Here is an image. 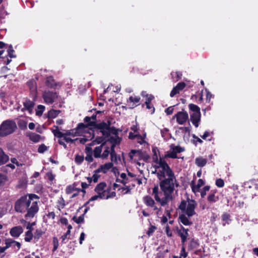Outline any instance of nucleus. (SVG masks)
Instances as JSON below:
<instances>
[{
  "mask_svg": "<svg viewBox=\"0 0 258 258\" xmlns=\"http://www.w3.org/2000/svg\"><path fill=\"white\" fill-rule=\"evenodd\" d=\"M159 181L161 190H159L158 185H155L152 189V195L157 203L161 206H165L172 200V194L175 187L178 186V183L175 176Z\"/></svg>",
  "mask_w": 258,
  "mask_h": 258,
  "instance_id": "obj_1",
  "label": "nucleus"
},
{
  "mask_svg": "<svg viewBox=\"0 0 258 258\" xmlns=\"http://www.w3.org/2000/svg\"><path fill=\"white\" fill-rule=\"evenodd\" d=\"M110 121L102 122L97 124V128L100 130L104 138H108V141L111 143V152L110 153L111 159L113 161L116 160V155L114 151V147L121 142V138L118 136L117 130L114 127H110Z\"/></svg>",
  "mask_w": 258,
  "mask_h": 258,
  "instance_id": "obj_2",
  "label": "nucleus"
},
{
  "mask_svg": "<svg viewBox=\"0 0 258 258\" xmlns=\"http://www.w3.org/2000/svg\"><path fill=\"white\" fill-rule=\"evenodd\" d=\"M153 168L154 170H152V173L156 174L159 180L175 176L172 170L166 162L161 158L159 159L156 158V163L153 166Z\"/></svg>",
  "mask_w": 258,
  "mask_h": 258,
  "instance_id": "obj_3",
  "label": "nucleus"
},
{
  "mask_svg": "<svg viewBox=\"0 0 258 258\" xmlns=\"http://www.w3.org/2000/svg\"><path fill=\"white\" fill-rule=\"evenodd\" d=\"M38 198L37 196L34 194H30L23 196L18 199L15 204V210L19 213H25L27 211V207L30 204L32 199Z\"/></svg>",
  "mask_w": 258,
  "mask_h": 258,
  "instance_id": "obj_4",
  "label": "nucleus"
},
{
  "mask_svg": "<svg viewBox=\"0 0 258 258\" xmlns=\"http://www.w3.org/2000/svg\"><path fill=\"white\" fill-rule=\"evenodd\" d=\"M197 206V204L194 200H183L181 202L178 208L182 214L186 215L188 217H190L196 214L195 208Z\"/></svg>",
  "mask_w": 258,
  "mask_h": 258,
  "instance_id": "obj_5",
  "label": "nucleus"
},
{
  "mask_svg": "<svg viewBox=\"0 0 258 258\" xmlns=\"http://www.w3.org/2000/svg\"><path fill=\"white\" fill-rule=\"evenodd\" d=\"M17 128L16 122L10 119L4 121L0 125V137H4L13 134Z\"/></svg>",
  "mask_w": 258,
  "mask_h": 258,
  "instance_id": "obj_6",
  "label": "nucleus"
},
{
  "mask_svg": "<svg viewBox=\"0 0 258 258\" xmlns=\"http://www.w3.org/2000/svg\"><path fill=\"white\" fill-rule=\"evenodd\" d=\"M143 202L144 204L148 207V210L152 214H155L157 215L160 214L161 212V206L159 205L156 203L157 202L155 199L154 200L150 196H146L143 198ZM160 205H161L160 204Z\"/></svg>",
  "mask_w": 258,
  "mask_h": 258,
  "instance_id": "obj_7",
  "label": "nucleus"
},
{
  "mask_svg": "<svg viewBox=\"0 0 258 258\" xmlns=\"http://www.w3.org/2000/svg\"><path fill=\"white\" fill-rule=\"evenodd\" d=\"M130 158L136 162L137 163L141 165H144V163H141L139 161L143 160L144 161H147L149 159V156L146 152H142L141 150H132L129 153Z\"/></svg>",
  "mask_w": 258,
  "mask_h": 258,
  "instance_id": "obj_8",
  "label": "nucleus"
},
{
  "mask_svg": "<svg viewBox=\"0 0 258 258\" xmlns=\"http://www.w3.org/2000/svg\"><path fill=\"white\" fill-rule=\"evenodd\" d=\"M169 150L167 151L165 154V158H170L172 159L179 158L177 156L178 153L184 151V148L180 146H176L172 144L169 146Z\"/></svg>",
  "mask_w": 258,
  "mask_h": 258,
  "instance_id": "obj_9",
  "label": "nucleus"
},
{
  "mask_svg": "<svg viewBox=\"0 0 258 258\" xmlns=\"http://www.w3.org/2000/svg\"><path fill=\"white\" fill-rule=\"evenodd\" d=\"M27 207V213L25 215V218H33L35 215L38 212L39 208L38 203L36 201H34V199H32L30 201V204Z\"/></svg>",
  "mask_w": 258,
  "mask_h": 258,
  "instance_id": "obj_10",
  "label": "nucleus"
},
{
  "mask_svg": "<svg viewBox=\"0 0 258 258\" xmlns=\"http://www.w3.org/2000/svg\"><path fill=\"white\" fill-rule=\"evenodd\" d=\"M42 97L45 103L52 104L57 100L58 95L56 92L46 90L43 93Z\"/></svg>",
  "mask_w": 258,
  "mask_h": 258,
  "instance_id": "obj_11",
  "label": "nucleus"
},
{
  "mask_svg": "<svg viewBox=\"0 0 258 258\" xmlns=\"http://www.w3.org/2000/svg\"><path fill=\"white\" fill-rule=\"evenodd\" d=\"M108 188L105 182H100L96 186L95 191L100 196V199H104L107 198V194Z\"/></svg>",
  "mask_w": 258,
  "mask_h": 258,
  "instance_id": "obj_12",
  "label": "nucleus"
},
{
  "mask_svg": "<svg viewBox=\"0 0 258 258\" xmlns=\"http://www.w3.org/2000/svg\"><path fill=\"white\" fill-rule=\"evenodd\" d=\"M86 127V125H85V124H84L83 123H80L78 124V126L75 130L67 131L66 133H64L65 136H79L80 134H81V133H83L85 131Z\"/></svg>",
  "mask_w": 258,
  "mask_h": 258,
  "instance_id": "obj_13",
  "label": "nucleus"
},
{
  "mask_svg": "<svg viewBox=\"0 0 258 258\" xmlns=\"http://www.w3.org/2000/svg\"><path fill=\"white\" fill-rule=\"evenodd\" d=\"M179 124H184L188 119V113L184 111L177 112L174 116Z\"/></svg>",
  "mask_w": 258,
  "mask_h": 258,
  "instance_id": "obj_14",
  "label": "nucleus"
},
{
  "mask_svg": "<svg viewBox=\"0 0 258 258\" xmlns=\"http://www.w3.org/2000/svg\"><path fill=\"white\" fill-rule=\"evenodd\" d=\"M188 229H185L182 226L180 229L177 230V233L181 237V242L183 244H184L187 240V237L188 235Z\"/></svg>",
  "mask_w": 258,
  "mask_h": 258,
  "instance_id": "obj_15",
  "label": "nucleus"
},
{
  "mask_svg": "<svg viewBox=\"0 0 258 258\" xmlns=\"http://www.w3.org/2000/svg\"><path fill=\"white\" fill-rule=\"evenodd\" d=\"M201 117V113H192L190 115V120L196 127H198L199 125Z\"/></svg>",
  "mask_w": 258,
  "mask_h": 258,
  "instance_id": "obj_16",
  "label": "nucleus"
},
{
  "mask_svg": "<svg viewBox=\"0 0 258 258\" xmlns=\"http://www.w3.org/2000/svg\"><path fill=\"white\" fill-rule=\"evenodd\" d=\"M23 232V229L22 226H18L13 227L10 231V233L12 237H18Z\"/></svg>",
  "mask_w": 258,
  "mask_h": 258,
  "instance_id": "obj_17",
  "label": "nucleus"
},
{
  "mask_svg": "<svg viewBox=\"0 0 258 258\" xmlns=\"http://www.w3.org/2000/svg\"><path fill=\"white\" fill-rule=\"evenodd\" d=\"M117 181L121 182L123 185H126L130 182L133 183V179H131L125 173H122L120 175V178H118Z\"/></svg>",
  "mask_w": 258,
  "mask_h": 258,
  "instance_id": "obj_18",
  "label": "nucleus"
},
{
  "mask_svg": "<svg viewBox=\"0 0 258 258\" xmlns=\"http://www.w3.org/2000/svg\"><path fill=\"white\" fill-rule=\"evenodd\" d=\"M24 108L28 110L30 113H31L33 108L34 106V102L33 101H31L27 98L25 99L23 102Z\"/></svg>",
  "mask_w": 258,
  "mask_h": 258,
  "instance_id": "obj_19",
  "label": "nucleus"
},
{
  "mask_svg": "<svg viewBox=\"0 0 258 258\" xmlns=\"http://www.w3.org/2000/svg\"><path fill=\"white\" fill-rule=\"evenodd\" d=\"M113 164L111 162H108L101 165L97 169V171L101 172L103 173H107L112 167Z\"/></svg>",
  "mask_w": 258,
  "mask_h": 258,
  "instance_id": "obj_20",
  "label": "nucleus"
},
{
  "mask_svg": "<svg viewBox=\"0 0 258 258\" xmlns=\"http://www.w3.org/2000/svg\"><path fill=\"white\" fill-rule=\"evenodd\" d=\"M140 100V97L139 96H130L127 100V104L131 108H133L136 107Z\"/></svg>",
  "mask_w": 258,
  "mask_h": 258,
  "instance_id": "obj_21",
  "label": "nucleus"
},
{
  "mask_svg": "<svg viewBox=\"0 0 258 258\" xmlns=\"http://www.w3.org/2000/svg\"><path fill=\"white\" fill-rule=\"evenodd\" d=\"M27 85L30 89L31 93L35 96L37 93V85L36 82L33 80H30L27 82Z\"/></svg>",
  "mask_w": 258,
  "mask_h": 258,
  "instance_id": "obj_22",
  "label": "nucleus"
},
{
  "mask_svg": "<svg viewBox=\"0 0 258 258\" xmlns=\"http://www.w3.org/2000/svg\"><path fill=\"white\" fill-rule=\"evenodd\" d=\"M188 216H187L186 215L182 214L179 215V219L180 220V222L183 225L187 226V225H190L192 224V222H191L188 219Z\"/></svg>",
  "mask_w": 258,
  "mask_h": 258,
  "instance_id": "obj_23",
  "label": "nucleus"
},
{
  "mask_svg": "<svg viewBox=\"0 0 258 258\" xmlns=\"http://www.w3.org/2000/svg\"><path fill=\"white\" fill-rule=\"evenodd\" d=\"M216 191L211 190L207 197V200L210 203L217 202L219 200L218 196L215 195Z\"/></svg>",
  "mask_w": 258,
  "mask_h": 258,
  "instance_id": "obj_24",
  "label": "nucleus"
},
{
  "mask_svg": "<svg viewBox=\"0 0 258 258\" xmlns=\"http://www.w3.org/2000/svg\"><path fill=\"white\" fill-rule=\"evenodd\" d=\"M28 136L29 139L34 143L39 142L42 139L41 137L39 135L34 133H29Z\"/></svg>",
  "mask_w": 258,
  "mask_h": 258,
  "instance_id": "obj_25",
  "label": "nucleus"
},
{
  "mask_svg": "<svg viewBox=\"0 0 258 258\" xmlns=\"http://www.w3.org/2000/svg\"><path fill=\"white\" fill-rule=\"evenodd\" d=\"M124 186L119 189L121 190L122 194L130 193L131 190L135 186L134 183L128 184V185H124Z\"/></svg>",
  "mask_w": 258,
  "mask_h": 258,
  "instance_id": "obj_26",
  "label": "nucleus"
},
{
  "mask_svg": "<svg viewBox=\"0 0 258 258\" xmlns=\"http://www.w3.org/2000/svg\"><path fill=\"white\" fill-rule=\"evenodd\" d=\"M207 162V160L206 159L202 157H199L196 158L195 159V163L196 164L200 167H203L206 165Z\"/></svg>",
  "mask_w": 258,
  "mask_h": 258,
  "instance_id": "obj_27",
  "label": "nucleus"
},
{
  "mask_svg": "<svg viewBox=\"0 0 258 258\" xmlns=\"http://www.w3.org/2000/svg\"><path fill=\"white\" fill-rule=\"evenodd\" d=\"M46 85L49 88H56L57 85L60 86V85L57 84L56 83L54 82L53 78L52 77H49L47 78L46 81Z\"/></svg>",
  "mask_w": 258,
  "mask_h": 258,
  "instance_id": "obj_28",
  "label": "nucleus"
},
{
  "mask_svg": "<svg viewBox=\"0 0 258 258\" xmlns=\"http://www.w3.org/2000/svg\"><path fill=\"white\" fill-rule=\"evenodd\" d=\"M9 160V157L2 149L0 148V165L6 163Z\"/></svg>",
  "mask_w": 258,
  "mask_h": 258,
  "instance_id": "obj_29",
  "label": "nucleus"
},
{
  "mask_svg": "<svg viewBox=\"0 0 258 258\" xmlns=\"http://www.w3.org/2000/svg\"><path fill=\"white\" fill-rule=\"evenodd\" d=\"M54 127H55V128L52 130L54 136L58 138H63L65 136V134L61 132L57 126H54Z\"/></svg>",
  "mask_w": 258,
  "mask_h": 258,
  "instance_id": "obj_30",
  "label": "nucleus"
},
{
  "mask_svg": "<svg viewBox=\"0 0 258 258\" xmlns=\"http://www.w3.org/2000/svg\"><path fill=\"white\" fill-rule=\"evenodd\" d=\"M205 184L204 180L202 179L198 180V183L196 185L192 186V190L194 192H198L200 187Z\"/></svg>",
  "mask_w": 258,
  "mask_h": 258,
  "instance_id": "obj_31",
  "label": "nucleus"
},
{
  "mask_svg": "<svg viewBox=\"0 0 258 258\" xmlns=\"http://www.w3.org/2000/svg\"><path fill=\"white\" fill-rule=\"evenodd\" d=\"M103 145L102 144L101 146L96 147L94 149V156L95 158L101 157L102 154H101V153L102 150Z\"/></svg>",
  "mask_w": 258,
  "mask_h": 258,
  "instance_id": "obj_32",
  "label": "nucleus"
},
{
  "mask_svg": "<svg viewBox=\"0 0 258 258\" xmlns=\"http://www.w3.org/2000/svg\"><path fill=\"white\" fill-rule=\"evenodd\" d=\"M91 119L95 120L96 119V116L93 115L91 117L86 116L84 118V121L87 123V125H86L87 126L86 128L88 127V126H93L94 125L95 122L94 121H91Z\"/></svg>",
  "mask_w": 258,
  "mask_h": 258,
  "instance_id": "obj_33",
  "label": "nucleus"
},
{
  "mask_svg": "<svg viewBox=\"0 0 258 258\" xmlns=\"http://www.w3.org/2000/svg\"><path fill=\"white\" fill-rule=\"evenodd\" d=\"M60 110L51 109L48 112V118H54L56 117L60 113Z\"/></svg>",
  "mask_w": 258,
  "mask_h": 258,
  "instance_id": "obj_34",
  "label": "nucleus"
},
{
  "mask_svg": "<svg viewBox=\"0 0 258 258\" xmlns=\"http://www.w3.org/2000/svg\"><path fill=\"white\" fill-rule=\"evenodd\" d=\"M171 75L173 81H177L181 78L182 74L179 72H172Z\"/></svg>",
  "mask_w": 258,
  "mask_h": 258,
  "instance_id": "obj_35",
  "label": "nucleus"
},
{
  "mask_svg": "<svg viewBox=\"0 0 258 258\" xmlns=\"http://www.w3.org/2000/svg\"><path fill=\"white\" fill-rule=\"evenodd\" d=\"M188 107L189 109L193 112L192 113H201L200 108L197 105L194 104H189Z\"/></svg>",
  "mask_w": 258,
  "mask_h": 258,
  "instance_id": "obj_36",
  "label": "nucleus"
},
{
  "mask_svg": "<svg viewBox=\"0 0 258 258\" xmlns=\"http://www.w3.org/2000/svg\"><path fill=\"white\" fill-rule=\"evenodd\" d=\"M222 219L224 222L223 225L225 226L226 224H229L230 221V216L229 214L224 213L222 216Z\"/></svg>",
  "mask_w": 258,
  "mask_h": 258,
  "instance_id": "obj_37",
  "label": "nucleus"
},
{
  "mask_svg": "<svg viewBox=\"0 0 258 258\" xmlns=\"http://www.w3.org/2000/svg\"><path fill=\"white\" fill-rule=\"evenodd\" d=\"M45 110V106L42 105H39L36 110V114L37 116L42 115L43 112Z\"/></svg>",
  "mask_w": 258,
  "mask_h": 258,
  "instance_id": "obj_38",
  "label": "nucleus"
},
{
  "mask_svg": "<svg viewBox=\"0 0 258 258\" xmlns=\"http://www.w3.org/2000/svg\"><path fill=\"white\" fill-rule=\"evenodd\" d=\"M65 201L62 197H60L59 199L57 201V208L59 210H60L61 209H63L65 206Z\"/></svg>",
  "mask_w": 258,
  "mask_h": 258,
  "instance_id": "obj_39",
  "label": "nucleus"
},
{
  "mask_svg": "<svg viewBox=\"0 0 258 258\" xmlns=\"http://www.w3.org/2000/svg\"><path fill=\"white\" fill-rule=\"evenodd\" d=\"M33 235L31 230H28L25 233V240L26 242H30L33 238Z\"/></svg>",
  "mask_w": 258,
  "mask_h": 258,
  "instance_id": "obj_40",
  "label": "nucleus"
},
{
  "mask_svg": "<svg viewBox=\"0 0 258 258\" xmlns=\"http://www.w3.org/2000/svg\"><path fill=\"white\" fill-rule=\"evenodd\" d=\"M199 244L197 240H194V239H191L188 244V247L190 249H193L196 248L198 246Z\"/></svg>",
  "mask_w": 258,
  "mask_h": 258,
  "instance_id": "obj_41",
  "label": "nucleus"
},
{
  "mask_svg": "<svg viewBox=\"0 0 258 258\" xmlns=\"http://www.w3.org/2000/svg\"><path fill=\"white\" fill-rule=\"evenodd\" d=\"M100 172H101L97 171V169L94 171V173L92 176L93 181L94 182H97L98 181L99 178L100 177V175L99 174V173Z\"/></svg>",
  "mask_w": 258,
  "mask_h": 258,
  "instance_id": "obj_42",
  "label": "nucleus"
},
{
  "mask_svg": "<svg viewBox=\"0 0 258 258\" xmlns=\"http://www.w3.org/2000/svg\"><path fill=\"white\" fill-rule=\"evenodd\" d=\"M146 137V134H144V137L141 136L138 134L136 139H135L138 143L140 144H142L145 143V138Z\"/></svg>",
  "mask_w": 258,
  "mask_h": 258,
  "instance_id": "obj_43",
  "label": "nucleus"
},
{
  "mask_svg": "<svg viewBox=\"0 0 258 258\" xmlns=\"http://www.w3.org/2000/svg\"><path fill=\"white\" fill-rule=\"evenodd\" d=\"M84 160V157L83 155H77L75 157V162L78 164H81Z\"/></svg>",
  "mask_w": 258,
  "mask_h": 258,
  "instance_id": "obj_44",
  "label": "nucleus"
},
{
  "mask_svg": "<svg viewBox=\"0 0 258 258\" xmlns=\"http://www.w3.org/2000/svg\"><path fill=\"white\" fill-rule=\"evenodd\" d=\"M14 240L12 239H7L5 240L6 247L7 249L13 246Z\"/></svg>",
  "mask_w": 258,
  "mask_h": 258,
  "instance_id": "obj_45",
  "label": "nucleus"
},
{
  "mask_svg": "<svg viewBox=\"0 0 258 258\" xmlns=\"http://www.w3.org/2000/svg\"><path fill=\"white\" fill-rule=\"evenodd\" d=\"M187 253L185 251V248L183 246L180 252V256H173V258H181L182 256L185 258L187 256Z\"/></svg>",
  "mask_w": 258,
  "mask_h": 258,
  "instance_id": "obj_46",
  "label": "nucleus"
},
{
  "mask_svg": "<svg viewBox=\"0 0 258 258\" xmlns=\"http://www.w3.org/2000/svg\"><path fill=\"white\" fill-rule=\"evenodd\" d=\"M18 125L19 127L22 130H25L27 128V122L24 120H20L18 122Z\"/></svg>",
  "mask_w": 258,
  "mask_h": 258,
  "instance_id": "obj_47",
  "label": "nucleus"
},
{
  "mask_svg": "<svg viewBox=\"0 0 258 258\" xmlns=\"http://www.w3.org/2000/svg\"><path fill=\"white\" fill-rule=\"evenodd\" d=\"M15 51L13 49V46L12 45H10L9 46V49L8 50V55L11 57V58H15L16 57V55H15L14 54V53Z\"/></svg>",
  "mask_w": 258,
  "mask_h": 258,
  "instance_id": "obj_48",
  "label": "nucleus"
},
{
  "mask_svg": "<svg viewBox=\"0 0 258 258\" xmlns=\"http://www.w3.org/2000/svg\"><path fill=\"white\" fill-rule=\"evenodd\" d=\"M48 147L44 144H41L39 146L38 149V152L40 153H43L45 151H47Z\"/></svg>",
  "mask_w": 258,
  "mask_h": 258,
  "instance_id": "obj_49",
  "label": "nucleus"
},
{
  "mask_svg": "<svg viewBox=\"0 0 258 258\" xmlns=\"http://www.w3.org/2000/svg\"><path fill=\"white\" fill-rule=\"evenodd\" d=\"M43 234V232L41 229H37L34 234V238L39 239Z\"/></svg>",
  "mask_w": 258,
  "mask_h": 258,
  "instance_id": "obj_50",
  "label": "nucleus"
},
{
  "mask_svg": "<svg viewBox=\"0 0 258 258\" xmlns=\"http://www.w3.org/2000/svg\"><path fill=\"white\" fill-rule=\"evenodd\" d=\"M216 185L219 187H222L224 185V181L221 178H218L216 180Z\"/></svg>",
  "mask_w": 258,
  "mask_h": 258,
  "instance_id": "obj_51",
  "label": "nucleus"
},
{
  "mask_svg": "<svg viewBox=\"0 0 258 258\" xmlns=\"http://www.w3.org/2000/svg\"><path fill=\"white\" fill-rule=\"evenodd\" d=\"M76 190L75 187L73 185H69L67 186L66 189V192L67 194H70Z\"/></svg>",
  "mask_w": 258,
  "mask_h": 258,
  "instance_id": "obj_52",
  "label": "nucleus"
},
{
  "mask_svg": "<svg viewBox=\"0 0 258 258\" xmlns=\"http://www.w3.org/2000/svg\"><path fill=\"white\" fill-rule=\"evenodd\" d=\"M110 153L109 148L108 147H107L105 150L103 151V153L101 155V158L102 159H105L108 156Z\"/></svg>",
  "mask_w": 258,
  "mask_h": 258,
  "instance_id": "obj_53",
  "label": "nucleus"
},
{
  "mask_svg": "<svg viewBox=\"0 0 258 258\" xmlns=\"http://www.w3.org/2000/svg\"><path fill=\"white\" fill-rule=\"evenodd\" d=\"M210 189V186H205L204 188L202 191L201 192V196L202 198H204L206 195V192L209 191Z\"/></svg>",
  "mask_w": 258,
  "mask_h": 258,
  "instance_id": "obj_54",
  "label": "nucleus"
},
{
  "mask_svg": "<svg viewBox=\"0 0 258 258\" xmlns=\"http://www.w3.org/2000/svg\"><path fill=\"white\" fill-rule=\"evenodd\" d=\"M70 232L69 231H67V232L61 236L62 242L66 243V240H68L69 239V237H68V236H70Z\"/></svg>",
  "mask_w": 258,
  "mask_h": 258,
  "instance_id": "obj_55",
  "label": "nucleus"
},
{
  "mask_svg": "<svg viewBox=\"0 0 258 258\" xmlns=\"http://www.w3.org/2000/svg\"><path fill=\"white\" fill-rule=\"evenodd\" d=\"M85 160L89 163L92 162L93 161V158L91 152L87 153V156L85 157Z\"/></svg>",
  "mask_w": 258,
  "mask_h": 258,
  "instance_id": "obj_56",
  "label": "nucleus"
},
{
  "mask_svg": "<svg viewBox=\"0 0 258 258\" xmlns=\"http://www.w3.org/2000/svg\"><path fill=\"white\" fill-rule=\"evenodd\" d=\"M178 91L182 90L185 87V84L183 82H180L175 86Z\"/></svg>",
  "mask_w": 258,
  "mask_h": 258,
  "instance_id": "obj_57",
  "label": "nucleus"
},
{
  "mask_svg": "<svg viewBox=\"0 0 258 258\" xmlns=\"http://www.w3.org/2000/svg\"><path fill=\"white\" fill-rule=\"evenodd\" d=\"M165 232L167 236L171 237L172 236V232L170 229L169 226L167 224L165 226Z\"/></svg>",
  "mask_w": 258,
  "mask_h": 258,
  "instance_id": "obj_58",
  "label": "nucleus"
},
{
  "mask_svg": "<svg viewBox=\"0 0 258 258\" xmlns=\"http://www.w3.org/2000/svg\"><path fill=\"white\" fill-rule=\"evenodd\" d=\"M178 90L176 88V87H174L172 91L170 92V96L171 97H174L176 94L179 93Z\"/></svg>",
  "mask_w": 258,
  "mask_h": 258,
  "instance_id": "obj_59",
  "label": "nucleus"
},
{
  "mask_svg": "<svg viewBox=\"0 0 258 258\" xmlns=\"http://www.w3.org/2000/svg\"><path fill=\"white\" fill-rule=\"evenodd\" d=\"M115 195L116 194L115 192H110V189L108 188L107 194V198H105V199H108L109 198H113L115 196Z\"/></svg>",
  "mask_w": 258,
  "mask_h": 258,
  "instance_id": "obj_60",
  "label": "nucleus"
},
{
  "mask_svg": "<svg viewBox=\"0 0 258 258\" xmlns=\"http://www.w3.org/2000/svg\"><path fill=\"white\" fill-rule=\"evenodd\" d=\"M146 105V107L148 109H151V114H153L155 111V108L153 107V106L151 104V103H145Z\"/></svg>",
  "mask_w": 258,
  "mask_h": 258,
  "instance_id": "obj_61",
  "label": "nucleus"
},
{
  "mask_svg": "<svg viewBox=\"0 0 258 258\" xmlns=\"http://www.w3.org/2000/svg\"><path fill=\"white\" fill-rule=\"evenodd\" d=\"M73 220L78 224L81 223L84 221L83 216H81L79 217L78 218H76L75 217L73 218Z\"/></svg>",
  "mask_w": 258,
  "mask_h": 258,
  "instance_id": "obj_62",
  "label": "nucleus"
},
{
  "mask_svg": "<svg viewBox=\"0 0 258 258\" xmlns=\"http://www.w3.org/2000/svg\"><path fill=\"white\" fill-rule=\"evenodd\" d=\"M165 112L167 115L171 114L173 112V106H170L166 108L165 110Z\"/></svg>",
  "mask_w": 258,
  "mask_h": 258,
  "instance_id": "obj_63",
  "label": "nucleus"
},
{
  "mask_svg": "<svg viewBox=\"0 0 258 258\" xmlns=\"http://www.w3.org/2000/svg\"><path fill=\"white\" fill-rule=\"evenodd\" d=\"M156 229V228L155 226H151L149 228V230H148V231L147 232V234H148V235H151L155 231Z\"/></svg>",
  "mask_w": 258,
  "mask_h": 258,
  "instance_id": "obj_64",
  "label": "nucleus"
}]
</instances>
